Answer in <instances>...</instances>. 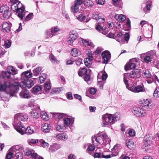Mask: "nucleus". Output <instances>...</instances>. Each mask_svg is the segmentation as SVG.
Returning a JSON list of instances; mask_svg holds the SVG:
<instances>
[{"label":"nucleus","instance_id":"63","mask_svg":"<svg viewBox=\"0 0 159 159\" xmlns=\"http://www.w3.org/2000/svg\"><path fill=\"white\" fill-rule=\"evenodd\" d=\"M128 134L130 136L133 137L135 135V132L134 129H131L129 131Z\"/></svg>","mask_w":159,"mask_h":159},{"label":"nucleus","instance_id":"27","mask_svg":"<svg viewBox=\"0 0 159 159\" xmlns=\"http://www.w3.org/2000/svg\"><path fill=\"white\" fill-rule=\"evenodd\" d=\"M126 145L129 149L131 150L134 149V143L132 141L129 140L126 141Z\"/></svg>","mask_w":159,"mask_h":159},{"label":"nucleus","instance_id":"8","mask_svg":"<svg viewBox=\"0 0 159 159\" xmlns=\"http://www.w3.org/2000/svg\"><path fill=\"white\" fill-rule=\"evenodd\" d=\"M155 56V53L152 51H150L146 53L143 59V61L146 63H148L152 61Z\"/></svg>","mask_w":159,"mask_h":159},{"label":"nucleus","instance_id":"32","mask_svg":"<svg viewBox=\"0 0 159 159\" xmlns=\"http://www.w3.org/2000/svg\"><path fill=\"white\" fill-rule=\"evenodd\" d=\"M11 151L10 149L9 150V152L7 153L6 156V159H11V158H13V157L14 156H13V155H14L15 156L16 152H10Z\"/></svg>","mask_w":159,"mask_h":159},{"label":"nucleus","instance_id":"13","mask_svg":"<svg viewBox=\"0 0 159 159\" xmlns=\"http://www.w3.org/2000/svg\"><path fill=\"white\" fill-rule=\"evenodd\" d=\"M102 55L103 63L106 64L107 63L111 57V55L110 52L107 51H104L102 52Z\"/></svg>","mask_w":159,"mask_h":159},{"label":"nucleus","instance_id":"58","mask_svg":"<svg viewBox=\"0 0 159 159\" xmlns=\"http://www.w3.org/2000/svg\"><path fill=\"white\" fill-rule=\"evenodd\" d=\"M54 115L55 114V115L56 116L57 118L59 119H60L63 118L64 116V114L62 113H54Z\"/></svg>","mask_w":159,"mask_h":159},{"label":"nucleus","instance_id":"37","mask_svg":"<svg viewBox=\"0 0 159 159\" xmlns=\"http://www.w3.org/2000/svg\"><path fill=\"white\" fill-rule=\"evenodd\" d=\"M84 3L85 6L88 7L92 6L93 5V2L89 0H84Z\"/></svg>","mask_w":159,"mask_h":159},{"label":"nucleus","instance_id":"17","mask_svg":"<svg viewBox=\"0 0 159 159\" xmlns=\"http://www.w3.org/2000/svg\"><path fill=\"white\" fill-rule=\"evenodd\" d=\"M102 25H103L102 24V25H100L99 24H97L96 26V29L97 31L102 34L106 35L108 32V30L106 29H103Z\"/></svg>","mask_w":159,"mask_h":159},{"label":"nucleus","instance_id":"25","mask_svg":"<svg viewBox=\"0 0 159 159\" xmlns=\"http://www.w3.org/2000/svg\"><path fill=\"white\" fill-rule=\"evenodd\" d=\"M71 54L73 57H76L80 55L81 52L79 50L76 48L72 49L70 52Z\"/></svg>","mask_w":159,"mask_h":159},{"label":"nucleus","instance_id":"34","mask_svg":"<svg viewBox=\"0 0 159 159\" xmlns=\"http://www.w3.org/2000/svg\"><path fill=\"white\" fill-rule=\"evenodd\" d=\"M38 142V140L36 139H30L27 140L28 143L30 145L35 144Z\"/></svg>","mask_w":159,"mask_h":159},{"label":"nucleus","instance_id":"11","mask_svg":"<svg viewBox=\"0 0 159 159\" xmlns=\"http://www.w3.org/2000/svg\"><path fill=\"white\" fill-rule=\"evenodd\" d=\"M12 25L9 22H4L2 23V27L4 32L9 33L11 30Z\"/></svg>","mask_w":159,"mask_h":159},{"label":"nucleus","instance_id":"26","mask_svg":"<svg viewBox=\"0 0 159 159\" xmlns=\"http://www.w3.org/2000/svg\"><path fill=\"white\" fill-rule=\"evenodd\" d=\"M39 112L37 110H33L31 112L30 115L33 118L37 119L39 118L40 115Z\"/></svg>","mask_w":159,"mask_h":159},{"label":"nucleus","instance_id":"30","mask_svg":"<svg viewBox=\"0 0 159 159\" xmlns=\"http://www.w3.org/2000/svg\"><path fill=\"white\" fill-rule=\"evenodd\" d=\"M40 116L41 118L45 121H47L48 120L47 113L44 111H42L40 113Z\"/></svg>","mask_w":159,"mask_h":159},{"label":"nucleus","instance_id":"16","mask_svg":"<svg viewBox=\"0 0 159 159\" xmlns=\"http://www.w3.org/2000/svg\"><path fill=\"white\" fill-rule=\"evenodd\" d=\"M41 130L45 133H49L51 130L52 127L51 125L45 123L43 124L41 128Z\"/></svg>","mask_w":159,"mask_h":159},{"label":"nucleus","instance_id":"38","mask_svg":"<svg viewBox=\"0 0 159 159\" xmlns=\"http://www.w3.org/2000/svg\"><path fill=\"white\" fill-rule=\"evenodd\" d=\"M41 70L42 68L41 67H37L35 70H33L34 75L36 76H38L40 73Z\"/></svg>","mask_w":159,"mask_h":159},{"label":"nucleus","instance_id":"50","mask_svg":"<svg viewBox=\"0 0 159 159\" xmlns=\"http://www.w3.org/2000/svg\"><path fill=\"white\" fill-rule=\"evenodd\" d=\"M43 75L44 76H41L39 77V80L38 81L39 83L41 84L44 82L46 78V75L43 74Z\"/></svg>","mask_w":159,"mask_h":159},{"label":"nucleus","instance_id":"18","mask_svg":"<svg viewBox=\"0 0 159 159\" xmlns=\"http://www.w3.org/2000/svg\"><path fill=\"white\" fill-rule=\"evenodd\" d=\"M91 70L89 69H87L86 68H80L79 69L78 71V73L80 76H82L83 75H85L87 72H89L90 73Z\"/></svg>","mask_w":159,"mask_h":159},{"label":"nucleus","instance_id":"39","mask_svg":"<svg viewBox=\"0 0 159 159\" xmlns=\"http://www.w3.org/2000/svg\"><path fill=\"white\" fill-rule=\"evenodd\" d=\"M4 46L6 48H9L11 46V41L8 39L4 40Z\"/></svg>","mask_w":159,"mask_h":159},{"label":"nucleus","instance_id":"9","mask_svg":"<svg viewBox=\"0 0 159 159\" xmlns=\"http://www.w3.org/2000/svg\"><path fill=\"white\" fill-rule=\"evenodd\" d=\"M153 137L150 134H148L144 138V144L142 146V148L145 149L146 147L150 145L152 142Z\"/></svg>","mask_w":159,"mask_h":159},{"label":"nucleus","instance_id":"1","mask_svg":"<svg viewBox=\"0 0 159 159\" xmlns=\"http://www.w3.org/2000/svg\"><path fill=\"white\" fill-rule=\"evenodd\" d=\"M28 118L27 115L25 113L17 114L14 117V120L13 123V126L17 131L23 135L25 134V128L21 124L20 120L25 121Z\"/></svg>","mask_w":159,"mask_h":159},{"label":"nucleus","instance_id":"62","mask_svg":"<svg viewBox=\"0 0 159 159\" xmlns=\"http://www.w3.org/2000/svg\"><path fill=\"white\" fill-rule=\"evenodd\" d=\"M88 57L85 58V59H88L90 61H92L93 60V56L92 53L91 52H89L87 54Z\"/></svg>","mask_w":159,"mask_h":159},{"label":"nucleus","instance_id":"53","mask_svg":"<svg viewBox=\"0 0 159 159\" xmlns=\"http://www.w3.org/2000/svg\"><path fill=\"white\" fill-rule=\"evenodd\" d=\"M59 30V29L57 27L52 28L51 30V33L54 35H55V33L57 32Z\"/></svg>","mask_w":159,"mask_h":159},{"label":"nucleus","instance_id":"57","mask_svg":"<svg viewBox=\"0 0 159 159\" xmlns=\"http://www.w3.org/2000/svg\"><path fill=\"white\" fill-rule=\"evenodd\" d=\"M124 41H126V43H127L129 39V34L128 33H126L124 36Z\"/></svg>","mask_w":159,"mask_h":159},{"label":"nucleus","instance_id":"48","mask_svg":"<svg viewBox=\"0 0 159 159\" xmlns=\"http://www.w3.org/2000/svg\"><path fill=\"white\" fill-rule=\"evenodd\" d=\"M117 17V16H116ZM117 20L120 22L124 21L125 19V17L124 15H120L117 16Z\"/></svg>","mask_w":159,"mask_h":159},{"label":"nucleus","instance_id":"44","mask_svg":"<svg viewBox=\"0 0 159 159\" xmlns=\"http://www.w3.org/2000/svg\"><path fill=\"white\" fill-rule=\"evenodd\" d=\"M42 88L39 86H35L32 89L34 93H37L41 91Z\"/></svg>","mask_w":159,"mask_h":159},{"label":"nucleus","instance_id":"31","mask_svg":"<svg viewBox=\"0 0 159 159\" xmlns=\"http://www.w3.org/2000/svg\"><path fill=\"white\" fill-rule=\"evenodd\" d=\"M3 76L5 79V80H9V79L10 78V75L11 74L10 73V71H8V70L6 72H4L3 73Z\"/></svg>","mask_w":159,"mask_h":159},{"label":"nucleus","instance_id":"54","mask_svg":"<svg viewBox=\"0 0 159 159\" xmlns=\"http://www.w3.org/2000/svg\"><path fill=\"white\" fill-rule=\"evenodd\" d=\"M17 7V6L16 2L13 3L11 6V9L14 11H16L18 10Z\"/></svg>","mask_w":159,"mask_h":159},{"label":"nucleus","instance_id":"23","mask_svg":"<svg viewBox=\"0 0 159 159\" xmlns=\"http://www.w3.org/2000/svg\"><path fill=\"white\" fill-rule=\"evenodd\" d=\"M142 76L143 77L145 78H150L152 77L151 73L148 70H143Z\"/></svg>","mask_w":159,"mask_h":159},{"label":"nucleus","instance_id":"22","mask_svg":"<svg viewBox=\"0 0 159 159\" xmlns=\"http://www.w3.org/2000/svg\"><path fill=\"white\" fill-rule=\"evenodd\" d=\"M80 42L82 45H84L86 47L89 46H92L93 45V43L91 42L86 41L82 39H80Z\"/></svg>","mask_w":159,"mask_h":159},{"label":"nucleus","instance_id":"21","mask_svg":"<svg viewBox=\"0 0 159 159\" xmlns=\"http://www.w3.org/2000/svg\"><path fill=\"white\" fill-rule=\"evenodd\" d=\"M25 10V8L18 9L16 11L17 16L20 19H22L24 16V12Z\"/></svg>","mask_w":159,"mask_h":159},{"label":"nucleus","instance_id":"4","mask_svg":"<svg viewBox=\"0 0 159 159\" xmlns=\"http://www.w3.org/2000/svg\"><path fill=\"white\" fill-rule=\"evenodd\" d=\"M139 73H136L134 70H133L130 73H127L124 74V81L126 85V88L129 86L128 83V81L127 80V79L130 78H137L138 76L139 75Z\"/></svg>","mask_w":159,"mask_h":159},{"label":"nucleus","instance_id":"3","mask_svg":"<svg viewBox=\"0 0 159 159\" xmlns=\"http://www.w3.org/2000/svg\"><path fill=\"white\" fill-rule=\"evenodd\" d=\"M120 115L119 113L116 112L114 115L110 114H106L102 116V126L106 127L109 124L114 123L115 121L120 119Z\"/></svg>","mask_w":159,"mask_h":159},{"label":"nucleus","instance_id":"33","mask_svg":"<svg viewBox=\"0 0 159 159\" xmlns=\"http://www.w3.org/2000/svg\"><path fill=\"white\" fill-rule=\"evenodd\" d=\"M49 57L50 61L53 63H57L58 61L57 60L56 57H55L52 54L49 55Z\"/></svg>","mask_w":159,"mask_h":159},{"label":"nucleus","instance_id":"41","mask_svg":"<svg viewBox=\"0 0 159 159\" xmlns=\"http://www.w3.org/2000/svg\"><path fill=\"white\" fill-rule=\"evenodd\" d=\"M151 103V100L149 99H145V102L143 106L144 108L148 109L149 108V105Z\"/></svg>","mask_w":159,"mask_h":159},{"label":"nucleus","instance_id":"52","mask_svg":"<svg viewBox=\"0 0 159 159\" xmlns=\"http://www.w3.org/2000/svg\"><path fill=\"white\" fill-rule=\"evenodd\" d=\"M79 8V7L75 4L71 7L72 11L75 13L77 12L78 11Z\"/></svg>","mask_w":159,"mask_h":159},{"label":"nucleus","instance_id":"43","mask_svg":"<svg viewBox=\"0 0 159 159\" xmlns=\"http://www.w3.org/2000/svg\"><path fill=\"white\" fill-rule=\"evenodd\" d=\"M8 71L10 72V73L13 75L16 74L17 71L12 66H10L7 68Z\"/></svg>","mask_w":159,"mask_h":159},{"label":"nucleus","instance_id":"14","mask_svg":"<svg viewBox=\"0 0 159 159\" xmlns=\"http://www.w3.org/2000/svg\"><path fill=\"white\" fill-rule=\"evenodd\" d=\"M137 60L135 59H132L129 61L128 64H126L125 66V69L126 70L129 69H134L135 67V64L134 62H137Z\"/></svg>","mask_w":159,"mask_h":159},{"label":"nucleus","instance_id":"47","mask_svg":"<svg viewBox=\"0 0 159 159\" xmlns=\"http://www.w3.org/2000/svg\"><path fill=\"white\" fill-rule=\"evenodd\" d=\"M92 61H90V60L84 58V64L85 66L88 67H90Z\"/></svg>","mask_w":159,"mask_h":159},{"label":"nucleus","instance_id":"35","mask_svg":"<svg viewBox=\"0 0 159 159\" xmlns=\"http://www.w3.org/2000/svg\"><path fill=\"white\" fill-rule=\"evenodd\" d=\"M2 14L5 17L8 18L10 15V12L9 11L8 8L7 7Z\"/></svg>","mask_w":159,"mask_h":159},{"label":"nucleus","instance_id":"40","mask_svg":"<svg viewBox=\"0 0 159 159\" xmlns=\"http://www.w3.org/2000/svg\"><path fill=\"white\" fill-rule=\"evenodd\" d=\"M59 145L57 144H55L52 145L50 148L52 152H54L59 148Z\"/></svg>","mask_w":159,"mask_h":159},{"label":"nucleus","instance_id":"61","mask_svg":"<svg viewBox=\"0 0 159 159\" xmlns=\"http://www.w3.org/2000/svg\"><path fill=\"white\" fill-rule=\"evenodd\" d=\"M85 16L82 14H80L77 17V19L80 21H84L85 19Z\"/></svg>","mask_w":159,"mask_h":159},{"label":"nucleus","instance_id":"6","mask_svg":"<svg viewBox=\"0 0 159 159\" xmlns=\"http://www.w3.org/2000/svg\"><path fill=\"white\" fill-rule=\"evenodd\" d=\"M132 111L134 115L136 116H143L145 114L144 111L139 107H133L132 109Z\"/></svg>","mask_w":159,"mask_h":159},{"label":"nucleus","instance_id":"42","mask_svg":"<svg viewBox=\"0 0 159 159\" xmlns=\"http://www.w3.org/2000/svg\"><path fill=\"white\" fill-rule=\"evenodd\" d=\"M45 35L46 38H51L53 36V35L52 34L51 31L50 30H47L45 33Z\"/></svg>","mask_w":159,"mask_h":159},{"label":"nucleus","instance_id":"36","mask_svg":"<svg viewBox=\"0 0 159 159\" xmlns=\"http://www.w3.org/2000/svg\"><path fill=\"white\" fill-rule=\"evenodd\" d=\"M23 156V154L22 153L17 152L13 157V159H22Z\"/></svg>","mask_w":159,"mask_h":159},{"label":"nucleus","instance_id":"56","mask_svg":"<svg viewBox=\"0 0 159 159\" xmlns=\"http://www.w3.org/2000/svg\"><path fill=\"white\" fill-rule=\"evenodd\" d=\"M98 20H99V22L98 24H99L100 25H102V24H103V25H102V27L104 26V24L103 23L105 21V19L104 17H101L100 16V17H99V19H98Z\"/></svg>","mask_w":159,"mask_h":159},{"label":"nucleus","instance_id":"10","mask_svg":"<svg viewBox=\"0 0 159 159\" xmlns=\"http://www.w3.org/2000/svg\"><path fill=\"white\" fill-rule=\"evenodd\" d=\"M77 33L74 31L70 32L69 37L68 39V43L70 45H72L73 42L77 38Z\"/></svg>","mask_w":159,"mask_h":159},{"label":"nucleus","instance_id":"12","mask_svg":"<svg viewBox=\"0 0 159 159\" xmlns=\"http://www.w3.org/2000/svg\"><path fill=\"white\" fill-rule=\"evenodd\" d=\"M115 39L119 42L120 43L122 44L125 43L124 35L120 32H116L115 34Z\"/></svg>","mask_w":159,"mask_h":159},{"label":"nucleus","instance_id":"51","mask_svg":"<svg viewBox=\"0 0 159 159\" xmlns=\"http://www.w3.org/2000/svg\"><path fill=\"white\" fill-rule=\"evenodd\" d=\"M39 141L40 142L41 144V145L43 147L46 148L47 147L48 145V143L47 142H46L43 139H40L39 140Z\"/></svg>","mask_w":159,"mask_h":159},{"label":"nucleus","instance_id":"46","mask_svg":"<svg viewBox=\"0 0 159 159\" xmlns=\"http://www.w3.org/2000/svg\"><path fill=\"white\" fill-rule=\"evenodd\" d=\"M153 96L155 98H157L159 97V88H156L154 92Z\"/></svg>","mask_w":159,"mask_h":159},{"label":"nucleus","instance_id":"49","mask_svg":"<svg viewBox=\"0 0 159 159\" xmlns=\"http://www.w3.org/2000/svg\"><path fill=\"white\" fill-rule=\"evenodd\" d=\"M73 120V121H74V119L71 118L70 119L69 118H66L64 120V122L65 125H70L71 123V121Z\"/></svg>","mask_w":159,"mask_h":159},{"label":"nucleus","instance_id":"7","mask_svg":"<svg viewBox=\"0 0 159 159\" xmlns=\"http://www.w3.org/2000/svg\"><path fill=\"white\" fill-rule=\"evenodd\" d=\"M34 82L31 79H28L26 81L21 80L19 85L21 88H24L26 87L30 88L34 85Z\"/></svg>","mask_w":159,"mask_h":159},{"label":"nucleus","instance_id":"15","mask_svg":"<svg viewBox=\"0 0 159 159\" xmlns=\"http://www.w3.org/2000/svg\"><path fill=\"white\" fill-rule=\"evenodd\" d=\"M32 75V73L30 71H27L23 72L21 74V80L26 81L27 79H30Z\"/></svg>","mask_w":159,"mask_h":159},{"label":"nucleus","instance_id":"55","mask_svg":"<svg viewBox=\"0 0 159 159\" xmlns=\"http://www.w3.org/2000/svg\"><path fill=\"white\" fill-rule=\"evenodd\" d=\"M100 16H99V13L98 12H94L93 14L92 18L93 19L98 20L99 19Z\"/></svg>","mask_w":159,"mask_h":159},{"label":"nucleus","instance_id":"19","mask_svg":"<svg viewBox=\"0 0 159 159\" xmlns=\"http://www.w3.org/2000/svg\"><path fill=\"white\" fill-rule=\"evenodd\" d=\"M29 91L26 89H23L20 93V96L21 98H28L30 97Z\"/></svg>","mask_w":159,"mask_h":159},{"label":"nucleus","instance_id":"2","mask_svg":"<svg viewBox=\"0 0 159 159\" xmlns=\"http://www.w3.org/2000/svg\"><path fill=\"white\" fill-rule=\"evenodd\" d=\"M8 89L11 93H17L19 89V83L16 82L12 84L9 80H4L0 83V91H5L7 89Z\"/></svg>","mask_w":159,"mask_h":159},{"label":"nucleus","instance_id":"64","mask_svg":"<svg viewBox=\"0 0 159 159\" xmlns=\"http://www.w3.org/2000/svg\"><path fill=\"white\" fill-rule=\"evenodd\" d=\"M102 49L101 47H98L94 53L96 54H99L101 53V51L102 50Z\"/></svg>","mask_w":159,"mask_h":159},{"label":"nucleus","instance_id":"28","mask_svg":"<svg viewBox=\"0 0 159 159\" xmlns=\"http://www.w3.org/2000/svg\"><path fill=\"white\" fill-rule=\"evenodd\" d=\"M56 137L60 140H65L67 139V136L64 134H57L56 136Z\"/></svg>","mask_w":159,"mask_h":159},{"label":"nucleus","instance_id":"45","mask_svg":"<svg viewBox=\"0 0 159 159\" xmlns=\"http://www.w3.org/2000/svg\"><path fill=\"white\" fill-rule=\"evenodd\" d=\"M44 86L45 92L49 91L51 88L50 83L48 82H46L44 84Z\"/></svg>","mask_w":159,"mask_h":159},{"label":"nucleus","instance_id":"24","mask_svg":"<svg viewBox=\"0 0 159 159\" xmlns=\"http://www.w3.org/2000/svg\"><path fill=\"white\" fill-rule=\"evenodd\" d=\"M95 149L94 146L90 144L89 145H88V148L86 150V152L91 155L92 154V152Z\"/></svg>","mask_w":159,"mask_h":159},{"label":"nucleus","instance_id":"60","mask_svg":"<svg viewBox=\"0 0 159 159\" xmlns=\"http://www.w3.org/2000/svg\"><path fill=\"white\" fill-rule=\"evenodd\" d=\"M33 17V15L32 13H30L26 17L25 19V20L28 21L32 19Z\"/></svg>","mask_w":159,"mask_h":159},{"label":"nucleus","instance_id":"29","mask_svg":"<svg viewBox=\"0 0 159 159\" xmlns=\"http://www.w3.org/2000/svg\"><path fill=\"white\" fill-rule=\"evenodd\" d=\"M34 128L33 126H29L25 129V133L30 135L32 134L34 131Z\"/></svg>","mask_w":159,"mask_h":159},{"label":"nucleus","instance_id":"59","mask_svg":"<svg viewBox=\"0 0 159 159\" xmlns=\"http://www.w3.org/2000/svg\"><path fill=\"white\" fill-rule=\"evenodd\" d=\"M105 83V81H100L98 82V85L99 86V87L101 89H103V87L104 83Z\"/></svg>","mask_w":159,"mask_h":159},{"label":"nucleus","instance_id":"20","mask_svg":"<svg viewBox=\"0 0 159 159\" xmlns=\"http://www.w3.org/2000/svg\"><path fill=\"white\" fill-rule=\"evenodd\" d=\"M147 3H148L146 5L145 7L143 8V11L145 13H148L150 12V11L151 10L152 1H148Z\"/></svg>","mask_w":159,"mask_h":159},{"label":"nucleus","instance_id":"5","mask_svg":"<svg viewBox=\"0 0 159 159\" xmlns=\"http://www.w3.org/2000/svg\"><path fill=\"white\" fill-rule=\"evenodd\" d=\"M129 90L134 93H138L140 92L145 91L143 85V84L136 86L134 84L130 87L129 86L127 88Z\"/></svg>","mask_w":159,"mask_h":159}]
</instances>
